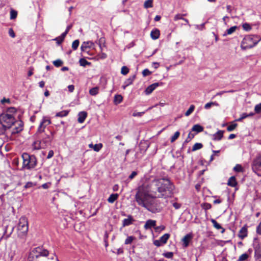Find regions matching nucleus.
I'll return each instance as SVG.
<instances>
[{
	"mask_svg": "<svg viewBox=\"0 0 261 261\" xmlns=\"http://www.w3.org/2000/svg\"><path fill=\"white\" fill-rule=\"evenodd\" d=\"M155 198L156 195L150 191V186L145 184L138 188L135 195V199L138 205L153 213H159L161 211L159 204L154 199Z\"/></svg>",
	"mask_w": 261,
	"mask_h": 261,
	"instance_id": "nucleus-1",
	"label": "nucleus"
},
{
	"mask_svg": "<svg viewBox=\"0 0 261 261\" xmlns=\"http://www.w3.org/2000/svg\"><path fill=\"white\" fill-rule=\"evenodd\" d=\"M148 185L150 191L156 195V198H167L171 197L174 189L170 180L165 178L154 179Z\"/></svg>",
	"mask_w": 261,
	"mask_h": 261,
	"instance_id": "nucleus-2",
	"label": "nucleus"
},
{
	"mask_svg": "<svg viewBox=\"0 0 261 261\" xmlns=\"http://www.w3.org/2000/svg\"><path fill=\"white\" fill-rule=\"evenodd\" d=\"M0 123L5 128H10L15 124H17L18 127H16L15 133H18L22 129V122L16 121L13 114L7 113L2 114L0 115Z\"/></svg>",
	"mask_w": 261,
	"mask_h": 261,
	"instance_id": "nucleus-3",
	"label": "nucleus"
},
{
	"mask_svg": "<svg viewBox=\"0 0 261 261\" xmlns=\"http://www.w3.org/2000/svg\"><path fill=\"white\" fill-rule=\"evenodd\" d=\"M261 38L256 35H246L243 39L241 43V48L243 50L252 48L255 46L260 41Z\"/></svg>",
	"mask_w": 261,
	"mask_h": 261,
	"instance_id": "nucleus-4",
	"label": "nucleus"
},
{
	"mask_svg": "<svg viewBox=\"0 0 261 261\" xmlns=\"http://www.w3.org/2000/svg\"><path fill=\"white\" fill-rule=\"evenodd\" d=\"M23 159L22 168L27 169H31L36 166L37 159L34 155H30L27 153H23L22 154Z\"/></svg>",
	"mask_w": 261,
	"mask_h": 261,
	"instance_id": "nucleus-5",
	"label": "nucleus"
},
{
	"mask_svg": "<svg viewBox=\"0 0 261 261\" xmlns=\"http://www.w3.org/2000/svg\"><path fill=\"white\" fill-rule=\"evenodd\" d=\"M28 231V221L25 216L21 217L17 226L18 236L20 238L25 237Z\"/></svg>",
	"mask_w": 261,
	"mask_h": 261,
	"instance_id": "nucleus-6",
	"label": "nucleus"
},
{
	"mask_svg": "<svg viewBox=\"0 0 261 261\" xmlns=\"http://www.w3.org/2000/svg\"><path fill=\"white\" fill-rule=\"evenodd\" d=\"M252 169L258 176H261V154L257 156L253 161Z\"/></svg>",
	"mask_w": 261,
	"mask_h": 261,
	"instance_id": "nucleus-7",
	"label": "nucleus"
},
{
	"mask_svg": "<svg viewBox=\"0 0 261 261\" xmlns=\"http://www.w3.org/2000/svg\"><path fill=\"white\" fill-rule=\"evenodd\" d=\"M169 238L170 234L169 233H165L160 237L159 240H154L153 241V244L156 247L163 246L167 243Z\"/></svg>",
	"mask_w": 261,
	"mask_h": 261,
	"instance_id": "nucleus-8",
	"label": "nucleus"
},
{
	"mask_svg": "<svg viewBox=\"0 0 261 261\" xmlns=\"http://www.w3.org/2000/svg\"><path fill=\"white\" fill-rule=\"evenodd\" d=\"M88 48H92L93 50L95 49V44L92 41H85L83 42L81 45V49L82 52L88 53L87 49Z\"/></svg>",
	"mask_w": 261,
	"mask_h": 261,
	"instance_id": "nucleus-9",
	"label": "nucleus"
},
{
	"mask_svg": "<svg viewBox=\"0 0 261 261\" xmlns=\"http://www.w3.org/2000/svg\"><path fill=\"white\" fill-rule=\"evenodd\" d=\"M50 120L47 117H43L38 129V132H43L42 125H44V126H46L50 124Z\"/></svg>",
	"mask_w": 261,
	"mask_h": 261,
	"instance_id": "nucleus-10",
	"label": "nucleus"
},
{
	"mask_svg": "<svg viewBox=\"0 0 261 261\" xmlns=\"http://www.w3.org/2000/svg\"><path fill=\"white\" fill-rule=\"evenodd\" d=\"M162 85V83H154L149 85L145 90V93L146 95L151 94L154 90H155L158 86Z\"/></svg>",
	"mask_w": 261,
	"mask_h": 261,
	"instance_id": "nucleus-11",
	"label": "nucleus"
},
{
	"mask_svg": "<svg viewBox=\"0 0 261 261\" xmlns=\"http://www.w3.org/2000/svg\"><path fill=\"white\" fill-rule=\"evenodd\" d=\"M193 238L192 234L191 233H189L186 234L182 239V241L183 242V245L185 247H187L188 246L189 244L190 241L192 240Z\"/></svg>",
	"mask_w": 261,
	"mask_h": 261,
	"instance_id": "nucleus-12",
	"label": "nucleus"
},
{
	"mask_svg": "<svg viewBox=\"0 0 261 261\" xmlns=\"http://www.w3.org/2000/svg\"><path fill=\"white\" fill-rule=\"evenodd\" d=\"M135 79V75H133L132 76H129V78L126 79L124 82V84L122 86V88L123 89H125L127 86H128L130 85H132Z\"/></svg>",
	"mask_w": 261,
	"mask_h": 261,
	"instance_id": "nucleus-13",
	"label": "nucleus"
},
{
	"mask_svg": "<svg viewBox=\"0 0 261 261\" xmlns=\"http://www.w3.org/2000/svg\"><path fill=\"white\" fill-rule=\"evenodd\" d=\"M155 225H156V221L149 219V220H148L147 221H146V222L144 226V228L145 229H148L151 228V227H154V228L155 227Z\"/></svg>",
	"mask_w": 261,
	"mask_h": 261,
	"instance_id": "nucleus-14",
	"label": "nucleus"
},
{
	"mask_svg": "<svg viewBox=\"0 0 261 261\" xmlns=\"http://www.w3.org/2000/svg\"><path fill=\"white\" fill-rule=\"evenodd\" d=\"M134 220L132 216L128 215L127 218L124 219L122 221V226L123 227L128 226L133 223Z\"/></svg>",
	"mask_w": 261,
	"mask_h": 261,
	"instance_id": "nucleus-15",
	"label": "nucleus"
},
{
	"mask_svg": "<svg viewBox=\"0 0 261 261\" xmlns=\"http://www.w3.org/2000/svg\"><path fill=\"white\" fill-rule=\"evenodd\" d=\"M224 131L219 130L215 134L213 135V140L215 141H219L221 140L223 136Z\"/></svg>",
	"mask_w": 261,
	"mask_h": 261,
	"instance_id": "nucleus-16",
	"label": "nucleus"
},
{
	"mask_svg": "<svg viewBox=\"0 0 261 261\" xmlns=\"http://www.w3.org/2000/svg\"><path fill=\"white\" fill-rule=\"evenodd\" d=\"M87 116V113L86 112H80L78 114V122L81 123L84 122Z\"/></svg>",
	"mask_w": 261,
	"mask_h": 261,
	"instance_id": "nucleus-17",
	"label": "nucleus"
},
{
	"mask_svg": "<svg viewBox=\"0 0 261 261\" xmlns=\"http://www.w3.org/2000/svg\"><path fill=\"white\" fill-rule=\"evenodd\" d=\"M239 238L243 239L247 236V229L246 227H243L239 231Z\"/></svg>",
	"mask_w": 261,
	"mask_h": 261,
	"instance_id": "nucleus-18",
	"label": "nucleus"
},
{
	"mask_svg": "<svg viewBox=\"0 0 261 261\" xmlns=\"http://www.w3.org/2000/svg\"><path fill=\"white\" fill-rule=\"evenodd\" d=\"M237 29H238V27L236 25L231 27L229 29H227L226 30L225 33L223 34V36H226L227 35H231L232 33H233L237 30Z\"/></svg>",
	"mask_w": 261,
	"mask_h": 261,
	"instance_id": "nucleus-19",
	"label": "nucleus"
},
{
	"mask_svg": "<svg viewBox=\"0 0 261 261\" xmlns=\"http://www.w3.org/2000/svg\"><path fill=\"white\" fill-rule=\"evenodd\" d=\"M150 36L152 39L155 40L159 38L160 36V31L158 29H154L150 33Z\"/></svg>",
	"mask_w": 261,
	"mask_h": 261,
	"instance_id": "nucleus-20",
	"label": "nucleus"
},
{
	"mask_svg": "<svg viewBox=\"0 0 261 261\" xmlns=\"http://www.w3.org/2000/svg\"><path fill=\"white\" fill-rule=\"evenodd\" d=\"M227 185L232 187H234L237 186V182L234 176H231L229 178Z\"/></svg>",
	"mask_w": 261,
	"mask_h": 261,
	"instance_id": "nucleus-21",
	"label": "nucleus"
},
{
	"mask_svg": "<svg viewBox=\"0 0 261 261\" xmlns=\"http://www.w3.org/2000/svg\"><path fill=\"white\" fill-rule=\"evenodd\" d=\"M192 130L198 133L203 130V127L199 124H195L192 127Z\"/></svg>",
	"mask_w": 261,
	"mask_h": 261,
	"instance_id": "nucleus-22",
	"label": "nucleus"
},
{
	"mask_svg": "<svg viewBox=\"0 0 261 261\" xmlns=\"http://www.w3.org/2000/svg\"><path fill=\"white\" fill-rule=\"evenodd\" d=\"M89 147L91 148L94 149L95 151H99L102 147V145L101 143L93 145L92 144H90L89 145Z\"/></svg>",
	"mask_w": 261,
	"mask_h": 261,
	"instance_id": "nucleus-23",
	"label": "nucleus"
},
{
	"mask_svg": "<svg viewBox=\"0 0 261 261\" xmlns=\"http://www.w3.org/2000/svg\"><path fill=\"white\" fill-rule=\"evenodd\" d=\"M119 195L118 194H112L108 199L109 203H113L116 200L118 199Z\"/></svg>",
	"mask_w": 261,
	"mask_h": 261,
	"instance_id": "nucleus-24",
	"label": "nucleus"
},
{
	"mask_svg": "<svg viewBox=\"0 0 261 261\" xmlns=\"http://www.w3.org/2000/svg\"><path fill=\"white\" fill-rule=\"evenodd\" d=\"M69 113L68 110H64L59 112H58L56 114V117H63L68 115Z\"/></svg>",
	"mask_w": 261,
	"mask_h": 261,
	"instance_id": "nucleus-25",
	"label": "nucleus"
},
{
	"mask_svg": "<svg viewBox=\"0 0 261 261\" xmlns=\"http://www.w3.org/2000/svg\"><path fill=\"white\" fill-rule=\"evenodd\" d=\"M99 88L98 87H95L89 90V93L93 96H95L98 93Z\"/></svg>",
	"mask_w": 261,
	"mask_h": 261,
	"instance_id": "nucleus-26",
	"label": "nucleus"
},
{
	"mask_svg": "<svg viewBox=\"0 0 261 261\" xmlns=\"http://www.w3.org/2000/svg\"><path fill=\"white\" fill-rule=\"evenodd\" d=\"M144 7L145 8H152L153 7V0H147L144 4Z\"/></svg>",
	"mask_w": 261,
	"mask_h": 261,
	"instance_id": "nucleus-27",
	"label": "nucleus"
},
{
	"mask_svg": "<svg viewBox=\"0 0 261 261\" xmlns=\"http://www.w3.org/2000/svg\"><path fill=\"white\" fill-rule=\"evenodd\" d=\"M122 96L121 95H116L114 97V102L119 104L122 101Z\"/></svg>",
	"mask_w": 261,
	"mask_h": 261,
	"instance_id": "nucleus-28",
	"label": "nucleus"
},
{
	"mask_svg": "<svg viewBox=\"0 0 261 261\" xmlns=\"http://www.w3.org/2000/svg\"><path fill=\"white\" fill-rule=\"evenodd\" d=\"M255 256L257 259L261 261V243L259 248L255 251Z\"/></svg>",
	"mask_w": 261,
	"mask_h": 261,
	"instance_id": "nucleus-29",
	"label": "nucleus"
},
{
	"mask_svg": "<svg viewBox=\"0 0 261 261\" xmlns=\"http://www.w3.org/2000/svg\"><path fill=\"white\" fill-rule=\"evenodd\" d=\"M218 106L219 104L217 102H210L206 103L204 105V108L205 109H210L212 106Z\"/></svg>",
	"mask_w": 261,
	"mask_h": 261,
	"instance_id": "nucleus-30",
	"label": "nucleus"
},
{
	"mask_svg": "<svg viewBox=\"0 0 261 261\" xmlns=\"http://www.w3.org/2000/svg\"><path fill=\"white\" fill-rule=\"evenodd\" d=\"M194 109H195L194 105H191L190 108H189V109L185 113V115L186 116H189L190 115H191L193 113V112L194 111Z\"/></svg>",
	"mask_w": 261,
	"mask_h": 261,
	"instance_id": "nucleus-31",
	"label": "nucleus"
},
{
	"mask_svg": "<svg viewBox=\"0 0 261 261\" xmlns=\"http://www.w3.org/2000/svg\"><path fill=\"white\" fill-rule=\"evenodd\" d=\"M211 221L213 223L214 227L216 228L217 229H220L222 228L221 225L217 223V222L215 220L212 219Z\"/></svg>",
	"mask_w": 261,
	"mask_h": 261,
	"instance_id": "nucleus-32",
	"label": "nucleus"
},
{
	"mask_svg": "<svg viewBox=\"0 0 261 261\" xmlns=\"http://www.w3.org/2000/svg\"><path fill=\"white\" fill-rule=\"evenodd\" d=\"M242 28L246 31H250L252 29L251 25L248 23H245L242 24Z\"/></svg>",
	"mask_w": 261,
	"mask_h": 261,
	"instance_id": "nucleus-33",
	"label": "nucleus"
},
{
	"mask_svg": "<svg viewBox=\"0 0 261 261\" xmlns=\"http://www.w3.org/2000/svg\"><path fill=\"white\" fill-rule=\"evenodd\" d=\"M79 63L80 65L83 67H85L86 66L90 64V63L88 62L85 59H81L79 61Z\"/></svg>",
	"mask_w": 261,
	"mask_h": 261,
	"instance_id": "nucleus-34",
	"label": "nucleus"
},
{
	"mask_svg": "<svg viewBox=\"0 0 261 261\" xmlns=\"http://www.w3.org/2000/svg\"><path fill=\"white\" fill-rule=\"evenodd\" d=\"M180 133L178 131L176 132L171 138V142H174L179 136Z\"/></svg>",
	"mask_w": 261,
	"mask_h": 261,
	"instance_id": "nucleus-35",
	"label": "nucleus"
},
{
	"mask_svg": "<svg viewBox=\"0 0 261 261\" xmlns=\"http://www.w3.org/2000/svg\"><path fill=\"white\" fill-rule=\"evenodd\" d=\"M203 145L200 143H195L193 147H192V151H195L198 149H200L202 147Z\"/></svg>",
	"mask_w": 261,
	"mask_h": 261,
	"instance_id": "nucleus-36",
	"label": "nucleus"
},
{
	"mask_svg": "<svg viewBox=\"0 0 261 261\" xmlns=\"http://www.w3.org/2000/svg\"><path fill=\"white\" fill-rule=\"evenodd\" d=\"M248 254L246 253L242 254L240 256L237 261H244L248 258Z\"/></svg>",
	"mask_w": 261,
	"mask_h": 261,
	"instance_id": "nucleus-37",
	"label": "nucleus"
},
{
	"mask_svg": "<svg viewBox=\"0 0 261 261\" xmlns=\"http://www.w3.org/2000/svg\"><path fill=\"white\" fill-rule=\"evenodd\" d=\"M135 239V238L133 236L128 237L125 240V244H130Z\"/></svg>",
	"mask_w": 261,
	"mask_h": 261,
	"instance_id": "nucleus-38",
	"label": "nucleus"
},
{
	"mask_svg": "<svg viewBox=\"0 0 261 261\" xmlns=\"http://www.w3.org/2000/svg\"><path fill=\"white\" fill-rule=\"evenodd\" d=\"M80 44V41L79 40H74L72 43V48L73 50H76Z\"/></svg>",
	"mask_w": 261,
	"mask_h": 261,
	"instance_id": "nucleus-39",
	"label": "nucleus"
},
{
	"mask_svg": "<svg viewBox=\"0 0 261 261\" xmlns=\"http://www.w3.org/2000/svg\"><path fill=\"white\" fill-rule=\"evenodd\" d=\"M17 15V11L11 10L10 11V19H14L16 18Z\"/></svg>",
	"mask_w": 261,
	"mask_h": 261,
	"instance_id": "nucleus-40",
	"label": "nucleus"
},
{
	"mask_svg": "<svg viewBox=\"0 0 261 261\" xmlns=\"http://www.w3.org/2000/svg\"><path fill=\"white\" fill-rule=\"evenodd\" d=\"M63 63V61L60 59H58L53 62L54 65L57 67L61 66Z\"/></svg>",
	"mask_w": 261,
	"mask_h": 261,
	"instance_id": "nucleus-41",
	"label": "nucleus"
},
{
	"mask_svg": "<svg viewBox=\"0 0 261 261\" xmlns=\"http://www.w3.org/2000/svg\"><path fill=\"white\" fill-rule=\"evenodd\" d=\"M129 72V69L126 66H123L121 69V73L123 75L127 74Z\"/></svg>",
	"mask_w": 261,
	"mask_h": 261,
	"instance_id": "nucleus-42",
	"label": "nucleus"
},
{
	"mask_svg": "<svg viewBox=\"0 0 261 261\" xmlns=\"http://www.w3.org/2000/svg\"><path fill=\"white\" fill-rule=\"evenodd\" d=\"M237 125H238V124L237 123L232 124L227 127V130L228 132H231V131L233 130L236 128Z\"/></svg>",
	"mask_w": 261,
	"mask_h": 261,
	"instance_id": "nucleus-43",
	"label": "nucleus"
},
{
	"mask_svg": "<svg viewBox=\"0 0 261 261\" xmlns=\"http://www.w3.org/2000/svg\"><path fill=\"white\" fill-rule=\"evenodd\" d=\"M163 256L167 258H172L173 256V253L172 252H167L163 253Z\"/></svg>",
	"mask_w": 261,
	"mask_h": 261,
	"instance_id": "nucleus-44",
	"label": "nucleus"
},
{
	"mask_svg": "<svg viewBox=\"0 0 261 261\" xmlns=\"http://www.w3.org/2000/svg\"><path fill=\"white\" fill-rule=\"evenodd\" d=\"M32 147L34 149H39L40 148V142L36 141L34 142L32 145Z\"/></svg>",
	"mask_w": 261,
	"mask_h": 261,
	"instance_id": "nucleus-45",
	"label": "nucleus"
},
{
	"mask_svg": "<svg viewBox=\"0 0 261 261\" xmlns=\"http://www.w3.org/2000/svg\"><path fill=\"white\" fill-rule=\"evenodd\" d=\"M152 73V72L149 71L148 69H145L143 70L142 74L143 76H146L150 75Z\"/></svg>",
	"mask_w": 261,
	"mask_h": 261,
	"instance_id": "nucleus-46",
	"label": "nucleus"
},
{
	"mask_svg": "<svg viewBox=\"0 0 261 261\" xmlns=\"http://www.w3.org/2000/svg\"><path fill=\"white\" fill-rule=\"evenodd\" d=\"M254 111L256 113H259L261 112V103L255 106Z\"/></svg>",
	"mask_w": 261,
	"mask_h": 261,
	"instance_id": "nucleus-47",
	"label": "nucleus"
},
{
	"mask_svg": "<svg viewBox=\"0 0 261 261\" xmlns=\"http://www.w3.org/2000/svg\"><path fill=\"white\" fill-rule=\"evenodd\" d=\"M233 170L236 171V172H241L242 171V167L241 166V165H239V164H237L234 168H233Z\"/></svg>",
	"mask_w": 261,
	"mask_h": 261,
	"instance_id": "nucleus-48",
	"label": "nucleus"
},
{
	"mask_svg": "<svg viewBox=\"0 0 261 261\" xmlns=\"http://www.w3.org/2000/svg\"><path fill=\"white\" fill-rule=\"evenodd\" d=\"M40 255L43 256H47L48 255V251L46 249L41 250L40 252Z\"/></svg>",
	"mask_w": 261,
	"mask_h": 261,
	"instance_id": "nucleus-49",
	"label": "nucleus"
},
{
	"mask_svg": "<svg viewBox=\"0 0 261 261\" xmlns=\"http://www.w3.org/2000/svg\"><path fill=\"white\" fill-rule=\"evenodd\" d=\"M8 33H9V36L14 38L15 37V32H14L12 28H10L8 30Z\"/></svg>",
	"mask_w": 261,
	"mask_h": 261,
	"instance_id": "nucleus-50",
	"label": "nucleus"
},
{
	"mask_svg": "<svg viewBox=\"0 0 261 261\" xmlns=\"http://www.w3.org/2000/svg\"><path fill=\"white\" fill-rule=\"evenodd\" d=\"M185 15V14L184 15H182V14H176L174 17V20L175 21H177L179 19H182L183 20L184 18H183V16Z\"/></svg>",
	"mask_w": 261,
	"mask_h": 261,
	"instance_id": "nucleus-51",
	"label": "nucleus"
},
{
	"mask_svg": "<svg viewBox=\"0 0 261 261\" xmlns=\"http://www.w3.org/2000/svg\"><path fill=\"white\" fill-rule=\"evenodd\" d=\"M202 206L205 210H209V209L211 208V207H212L211 204L208 203H204Z\"/></svg>",
	"mask_w": 261,
	"mask_h": 261,
	"instance_id": "nucleus-52",
	"label": "nucleus"
},
{
	"mask_svg": "<svg viewBox=\"0 0 261 261\" xmlns=\"http://www.w3.org/2000/svg\"><path fill=\"white\" fill-rule=\"evenodd\" d=\"M144 113H145V112H135L133 114V116L134 117H141Z\"/></svg>",
	"mask_w": 261,
	"mask_h": 261,
	"instance_id": "nucleus-53",
	"label": "nucleus"
},
{
	"mask_svg": "<svg viewBox=\"0 0 261 261\" xmlns=\"http://www.w3.org/2000/svg\"><path fill=\"white\" fill-rule=\"evenodd\" d=\"M64 40V39H63L60 36L55 39V40L57 41V43L58 45L60 44Z\"/></svg>",
	"mask_w": 261,
	"mask_h": 261,
	"instance_id": "nucleus-54",
	"label": "nucleus"
},
{
	"mask_svg": "<svg viewBox=\"0 0 261 261\" xmlns=\"http://www.w3.org/2000/svg\"><path fill=\"white\" fill-rule=\"evenodd\" d=\"M154 229L156 231H162L165 229V226L164 225H161L160 226L154 227Z\"/></svg>",
	"mask_w": 261,
	"mask_h": 261,
	"instance_id": "nucleus-55",
	"label": "nucleus"
},
{
	"mask_svg": "<svg viewBox=\"0 0 261 261\" xmlns=\"http://www.w3.org/2000/svg\"><path fill=\"white\" fill-rule=\"evenodd\" d=\"M194 137V135L193 134H192L190 133L188 135V136L187 138L186 139V141L189 142L190 140H191L192 139H193Z\"/></svg>",
	"mask_w": 261,
	"mask_h": 261,
	"instance_id": "nucleus-56",
	"label": "nucleus"
},
{
	"mask_svg": "<svg viewBox=\"0 0 261 261\" xmlns=\"http://www.w3.org/2000/svg\"><path fill=\"white\" fill-rule=\"evenodd\" d=\"M247 117V114H246V113H243L241 115V117L240 118H239V119H238L237 120V121H242L243 119L246 118Z\"/></svg>",
	"mask_w": 261,
	"mask_h": 261,
	"instance_id": "nucleus-57",
	"label": "nucleus"
},
{
	"mask_svg": "<svg viewBox=\"0 0 261 261\" xmlns=\"http://www.w3.org/2000/svg\"><path fill=\"white\" fill-rule=\"evenodd\" d=\"M137 175V172L136 171H133L132 173L130 174L128 178L129 179H133L136 175Z\"/></svg>",
	"mask_w": 261,
	"mask_h": 261,
	"instance_id": "nucleus-58",
	"label": "nucleus"
},
{
	"mask_svg": "<svg viewBox=\"0 0 261 261\" xmlns=\"http://www.w3.org/2000/svg\"><path fill=\"white\" fill-rule=\"evenodd\" d=\"M173 206L176 210H178L180 208L181 204L177 203V202H174V203H173Z\"/></svg>",
	"mask_w": 261,
	"mask_h": 261,
	"instance_id": "nucleus-59",
	"label": "nucleus"
},
{
	"mask_svg": "<svg viewBox=\"0 0 261 261\" xmlns=\"http://www.w3.org/2000/svg\"><path fill=\"white\" fill-rule=\"evenodd\" d=\"M68 89L70 92H72L74 89V86L72 85H69L68 86Z\"/></svg>",
	"mask_w": 261,
	"mask_h": 261,
	"instance_id": "nucleus-60",
	"label": "nucleus"
},
{
	"mask_svg": "<svg viewBox=\"0 0 261 261\" xmlns=\"http://www.w3.org/2000/svg\"><path fill=\"white\" fill-rule=\"evenodd\" d=\"M152 65L154 69H157L159 67L160 64L158 62H153Z\"/></svg>",
	"mask_w": 261,
	"mask_h": 261,
	"instance_id": "nucleus-61",
	"label": "nucleus"
},
{
	"mask_svg": "<svg viewBox=\"0 0 261 261\" xmlns=\"http://www.w3.org/2000/svg\"><path fill=\"white\" fill-rule=\"evenodd\" d=\"M53 155H54V151L53 150H50L48 153L47 158L50 159V158H52L53 156Z\"/></svg>",
	"mask_w": 261,
	"mask_h": 261,
	"instance_id": "nucleus-62",
	"label": "nucleus"
},
{
	"mask_svg": "<svg viewBox=\"0 0 261 261\" xmlns=\"http://www.w3.org/2000/svg\"><path fill=\"white\" fill-rule=\"evenodd\" d=\"M257 232L261 234V222L259 223L256 229Z\"/></svg>",
	"mask_w": 261,
	"mask_h": 261,
	"instance_id": "nucleus-63",
	"label": "nucleus"
},
{
	"mask_svg": "<svg viewBox=\"0 0 261 261\" xmlns=\"http://www.w3.org/2000/svg\"><path fill=\"white\" fill-rule=\"evenodd\" d=\"M226 10H227V12H228V13H231V11H232L231 6H230V5H227V6H226Z\"/></svg>",
	"mask_w": 261,
	"mask_h": 261,
	"instance_id": "nucleus-64",
	"label": "nucleus"
}]
</instances>
